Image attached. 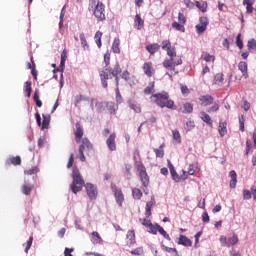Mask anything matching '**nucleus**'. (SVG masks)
<instances>
[{
  "instance_id": "29",
  "label": "nucleus",
  "mask_w": 256,
  "mask_h": 256,
  "mask_svg": "<svg viewBox=\"0 0 256 256\" xmlns=\"http://www.w3.org/2000/svg\"><path fill=\"white\" fill-rule=\"evenodd\" d=\"M223 73H218L214 76L213 83L214 85H223Z\"/></svg>"
},
{
  "instance_id": "39",
  "label": "nucleus",
  "mask_w": 256,
  "mask_h": 256,
  "mask_svg": "<svg viewBox=\"0 0 256 256\" xmlns=\"http://www.w3.org/2000/svg\"><path fill=\"white\" fill-rule=\"evenodd\" d=\"M172 27H173V29H175L176 31H182V33H185V26H183V25L180 24L179 22H173V23H172Z\"/></svg>"
},
{
  "instance_id": "50",
  "label": "nucleus",
  "mask_w": 256,
  "mask_h": 256,
  "mask_svg": "<svg viewBox=\"0 0 256 256\" xmlns=\"http://www.w3.org/2000/svg\"><path fill=\"white\" fill-rule=\"evenodd\" d=\"M167 55L170 57V59H175L177 57V52L175 51V48H168Z\"/></svg>"
},
{
  "instance_id": "25",
  "label": "nucleus",
  "mask_w": 256,
  "mask_h": 256,
  "mask_svg": "<svg viewBox=\"0 0 256 256\" xmlns=\"http://www.w3.org/2000/svg\"><path fill=\"white\" fill-rule=\"evenodd\" d=\"M200 118L204 123H207V125H213V121L211 120V116L205 112H200Z\"/></svg>"
},
{
  "instance_id": "19",
  "label": "nucleus",
  "mask_w": 256,
  "mask_h": 256,
  "mask_svg": "<svg viewBox=\"0 0 256 256\" xmlns=\"http://www.w3.org/2000/svg\"><path fill=\"white\" fill-rule=\"evenodd\" d=\"M146 49L150 55H155L159 49H161V46L157 43L155 44H150L146 46Z\"/></svg>"
},
{
  "instance_id": "43",
  "label": "nucleus",
  "mask_w": 256,
  "mask_h": 256,
  "mask_svg": "<svg viewBox=\"0 0 256 256\" xmlns=\"http://www.w3.org/2000/svg\"><path fill=\"white\" fill-rule=\"evenodd\" d=\"M127 239H129L130 244L133 245V243H135V231L133 230H129L127 232V235H126Z\"/></svg>"
},
{
  "instance_id": "23",
  "label": "nucleus",
  "mask_w": 256,
  "mask_h": 256,
  "mask_svg": "<svg viewBox=\"0 0 256 256\" xmlns=\"http://www.w3.org/2000/svg\"><path fill=\"white\" fill-rule=\"evenodd\" d=\"M80 43L84 51H89V44L87 43V38H85V33H80Z\"/></svg>"
},
{
  "instance_id": "11",
  "label": "nucleus",
  "mask_w": 256,
  "mask_h": 256,
  "mask_svg": "<svg viewBox=\"0 0 256 256\" xmlns=\"http://www.w3.org/2000/svg\"><path fill=\"white\" fill-rule=\"evenodd\" d=\"M178 245H183V247H191L193 245V242L191 239H188L185 235H180L178 238Z\"/></svg>"
},
{
  "instance_id": "60",
  "label": "nucleus",
  "mask_w": 256,
  "mask_h": 256,
  "mask_svg": "<svg viewBox=\"0 0 256 256\" xmlns=\"http://www.w3.org/2000/svg\"><path fill=\"white\" fill-rule=\"evenodd\" d=\"M143 253V248L139 247L131 251V255H141Z\"/></svg>"
},
{
  "instance_id": "44",
  "label": "nucleus",
  "mask_w": 256,
  "mask_h": 256,
  "mask_svg": "<svg viewBox=\"0 0 256 256\" xmlns=\"http://www.w3.org/2000/svg\"><path fill=\"white\" fill-rule=\"evenodd\" d=\"M173 139L174 141L179 144L181 143V134L178 132V130H173L172 131Z\"/></svg>"
},
{
  "instance_id": "40",
  "label": "nucleus",
  "mask_w": 256,
  "mask_h": 256,
  "mask_svg": "<svg viewBox=\"0 0 256 256\" xmlns=\"http://www.w3.org/2000/svg\"><path fill=\"white\" fill-rule=\"evenodd\" d=\"M115 93H116V103H117V105H121V103H123V96H121V92L119 91V87H116Z\"/></svg>"
},
{
  "instance_id": "61",
  "label": "nucleus",
  "mask_w": 256,
  "mask_h": 256,
  "mask_svg": "<svg viewBox=\"0 0 256 256\" xmlns=\"http://www.w3.org/2000/svg\"><path fill=\"white\" fill-rule=\"evenodd\" d=\"M189 175H193L194 173H197V167L195 165H190L188 168Z\"/></svg>"
},
{
  "instance_id": "58",
  "label": "nucleus",
  "mask_w": 256,
  "mask_h": 256,
  "mask_svg": "<svg viewBox=\"0 0 256 256\" xmlns=\"http://www.w3.org/2000/svg\"><path fill=\"white\" fill-rule=\"evenodd\" d=\"M64 69H65V60H61L59 68L54 69L53 73H57V71H61V73H63Z\"/></svg>"
},
{
  "instance_id": "26",
  "label": "nucleus",
  "mask_w": 256,
  "mask_h": 256,
  "mask_svg": "<svg viewBox=\"0 0 256 256\" xmlns=\"http://www.w3.org/2000/svg\"><path fill=\"white\" fill-rule=\"evenodd\" d=\"M134 21H135V26L138 30L143 29L144 22L139 14H136Z\"/></svg>"
},
{
  "instance_id": "22",
  "label": "nucleus",
  "mask_w": 256,
  "mask_h": 256,
  "mask_svg": "<svg viewBox=\"0 0 256 256\" xmlns=\"http://www.w3.org/2000/svg\"><path fill=\"white\" fill-rule=\"evenodd\" d=\"M121 44V41L119 38H115L112 43V51L113 53L119 54L121 53V49L119 48V45Z\"/></svg>"
},
{
  "instance_id": "12",
  "label": "nucleus",
  "mask_w": 256,
  "mask_h": 256,
  "mask_svg": "<svg viewBox=\"0 0 256 256\" xmlns=\"http://www.w3.org/2000/svg\"><path fill=\"white\" fill-rule=\"evenodd\" d=\"M113 191H114V195L116 197V202L121 207V205H123V201H125V198L123 196V192H121V190H119L117 188H113Z\"/></svg>"
},
{
  "instance_id": "16",
  "label": "nucleus",
  "mask_w": 256,
  "mask_h": 256,
  "mask_svg": "<svg viewBox=\"0 0 256 256\" xmlns=\"http://www.w3.org/2000/svg\"><path fill=\"white\" fill-rule=\"evenodd\" d=\"M199 101H201L202 107H207V105H211L213 103V98L211 95L201 96Z\"/></svg>"
},
{
  "instance_id": "4",
  "label": "nucleus",
  "mask_w": 256,
  "mask_h": 256,
  "mask_svg": "<svg viewBox=\"0 0 256 256\" xmlns=\"http://www.w3.org/2000/svg\"><path fill=\"white\" fill-rule=\"evenodd\" d=\"M219 241L222 247H232V245H237V243H239V237L235 234L229 238L226 236H220Z\"/></svg>"
},
{
  "instance_id": "2",
  "label": "nucleus",
  "mask_w": 256,
  "mask_h": 256,
  "mask_svg": "<svg viewBox=\"0 0 256 256\" xmlns=\"http://www.w3.org/2000/svg\"><path fill=\"white\" fill-rule=\"evenodd\" d=\"M83 185H85V180H83L81 173H79V169L73 168L72 183L70 184V189L72 193H74V195H77V193H79V191L83 189Z\"/></svg>"
},
{
  "instance_id": "49",
  "label": "nucleus",
  "mask_w": 256,
  "mask_h": 256,
  "mask_svg": "<svg viewBox=\"0 0 256 256\" xmlns=\"http://www.w3.org/2000/svg\"><path fill=\"white\" fill-rule=\"evenodd\" d=\"M161 48L164 51H167L168 49H170L171 48V41L170 40H163L162 44H161Z\"/></svg>"
},
{
  "instance_id": "5",
  "label": "nucleus",
  "mask_w": 256,
  "mask_h": 256,
  "mask_svg": "<svg viewBox=\"0 0 256 256\" xmlns=\"http://www.w3.org/2000/svg\"><path fill=\"white\" fill-rule=\"evenodd\" d=\"M94 17L98 21H105V5L103 3L98 2L94 8Z\"/></svg>"
},
{
  "instance_id": "10",
  "label": "nucleus",
  "mask_w": 256,
  "mask_h": 256,
  "mask_svg": "<svg viewBox=\"0 0 256 256\" xmlns=\"http://www.w3.org/2000/svg\"><path fill=\"white\" fill-rule=\"evenodd\" d=\"M143 71L147 77H153L155 75V69L153 68V63L146 62L143 65Z\"/></svg>"
},
{
  "instance_id": "48",
  "label": "nucleus",
  "mask_w": 256,
  "mask_h": 256,
  "mask_svg": "<svg viewBox=\"0 0 256 256\" xmlns=\"http://www.w3.org/2000/svg\"><path fill=\"white\" fill-rule=\"evenodd\" d=\"M205 31H207V27L206 26H201V24H197L196 25V33L198 35H203V33H205Z\"/></svg>"
},
{
  "instance_id": "33",
  "label": "nucleus",
  "mask_w": 256,
  "mask_h": 256,
  "mask_svg": "<svg viewBox=\"0 0 256 256\" xmlns=\"http://www.w3.org/2000/svg\"><path fill=\"white\" fill-rule=\"evenodd\" d=\"M111 75L113 77H117V75H121V66L118 64V62L114 65V68L111 69Z\"/></svg>"
},
{
  "instance_id": "27",
  "label": "nucleus",
  "mask_w": 256,
  "mask_h": 256,
  "mask_svg": "<svg viewBox=\"0 0 256 256\" xmlns=\"http://www.w3.org/2000/svg\"><path fill=\"white\" fill-rule=\"evenodd\" d=\"M155 92V82H149L148 86L144 89L145 95H151Z\"/></svg>"
},
{
  "instance_id": "42",
  "label": "nucleus",
  "mask_w": 256,
  "mask_h": 256,
  "mask_svg": "<svg viewBox=\"0 0 256 256\" xmlns=\"http://www.w3.org/2000/svg\"><path fill=\"white\" fill-rule=\"evenodd\" d=\"M33 189V186H29V184H24L22 186V193H24V195H31V190Z\"/></svg>"
},
{
  "instance_id": "53",
  "label": "nucleus",
  "mask_w": 256,
  "mask_h": 256,
  "mask_svg": "<svg viewBox=\"0 0 256 256\" xmlns=\"http://www.w3.org/2000/svg\"><path fill=\"white\" fill-rule=\"evenodd\" d=\"M154 153L156 157H159L160 159H162V157H165V152L163 151V149L154 148Z\"/></svg>"
},
{
  "instance_id": "52",
  "label": "nucleus",
  "mask_w": 256,
  "mask_h": 256,
  "mask_svg": "<svg viewBox=\"0 0 256 256\" xmlns=\"http://www.w3.org/2000/svg\"><path fill=\"white\" fill-rule=\"evenodd\" d=\"M140 223H142V225H144V227L149 228L153 223H151V220L147 219V218H140L139 219Z\"/></svg>"
},
{
  "instance_id": "56",
  "label": "nucleus",
  "mask_w": 256,
  "mask_h": 256,
  "mask_svg": "<svg viewBox=\"0 0 256 256\" xmlns=\"http://www.w3.org/2000/svg\"><path fill=\"white\" fill-rule=\"evenodd\" d=\"M31 245H33V236L29 238L26 242L25 253H29V249H31Z\"/></svg>"
},
{
  "instance_id": "28",
  "label": "nucleus",
  "mask_w": 256,
  "mask_h": 256,
  "mask_svg": "<svg viewBox=\"0 0 256 256\" xmlns=\"http://www.w3.org/2000/svg\"><path fill=\"white\" fill-rule=\"evenodd\" d=\"M182 113H193V104L187 102L182 106Z\"/></svg>"
},
{
  "instance_id": "6",
  "label": "nucleus",
  "mask_w": 256,
  "mask_h": 256,
  "mask_svg": "<svg viewBox=\"0 0 256 256\" xmlns=\"http://www.w3.org/2000/svg\"><path fill=\"white\" fill-rule=\"evenodd\" d=\"M183 64V60H181V58H178L177 60H175V58H170V59H166L163 62V67H165V69H170L171 71H175V67H177V65H182Z\"/></svg>"
},
{
  "instance_id": "45",
  "label": "nucleus",
  "mask_w": 256,
  "mask_h": 256,
  "mask_svg": "<svg viewBox=\"0 0 256 256\" xmlns=\"http://www.w3.org/2000/svg\"><path fill=\"white\" fill-rule=\"evenodd\" d=\"M247 47L249 51H256V40L255 39L249 40Z\"/></svg>"
},
{
  "instance_id": "37",
  "label": "nucleus",
  "mask_w": 256,
  "mask_h": 256,
  "mask_svg": "<svg viewBox=\"0 0 256 256\" xmlns=\"http://www.w3.org/2000/svg\"><path fill=\"white\" fill-rule=\"evenodd\" d=\"M202 58L204 59V61H206V63H213L215 61V56L209 53H204L202 55Z\"/></svg>"
},
{
  "instance_id": "17",
  "label": "nucleus",
  "mask_w": 256,
  "mask_h": 256,
  "mask_svg": "<svg viewBox=\"0 0 256 256\" xmlns=\"http://www.w3.org/2000/svg\"><path fill=\"white\" fill-rule=\"evenodd\" d=\"M76 143H81V138L83 137V128H81V124L79 122L76 123Z\"/></svg>"
},
{
  "instance_id": "34",
  "label": "nucleus",
  "mask_w": 256,
  "mask_h": 256,
  "mask_svg": "<svg viewBox=\"0 0 256 256\" xmlns=\"http://www.w3.org/2000/svg\"><path fill=\"white\" fill-rule=\"evenodd\" d=\"M42 117H43L42 129H47V127H49V122L51 121V117L45 114H43Z\"/></svg>"
},
{
  "instance_id": "35",
  "label": "nucleus",
  "mask_w": 256,
  "mask_h": 256,
  "mask_svg": "<svg viewBox=\"0 0 256 256\" xmlns=\"http://www.w3.org/2000/svg\"><path fill=\"white\" fill-rule=\"evenodd\" d=\"M132 195L134 197V199H141V197H143V192H141V190L139 188H134L132 190Z\"/></svg>"
},
{
  "instance_id": "3",
  "label": "nucleus",
  "mask_w": 256,
  "mask_h": 256,
  "mask_svg": "<svg viewBox=\"0 0 256 256\" xmlns=\"http://www.w3.org/2000/svg\"><path fill=\"white\" fill-rule=\"evenodd\" d=\"M137 157H139L138 150H136L134 154L135 167L139 172L140 181L143 187H147V185H149V175H147V169L145 168V165H143V162H141V160H137Z\"/></svg>"
},
{
  "instance_id": "14",
  "label": "nucleus",
  "mask_w": 256,
  "mask_h": 256,
  "mask_svg": "<svg viewBox=\"0 0 256 256\" xmlns=\"http://www.w3.org/2000/svg\"><path fill=\"white\" fill-rule=\"evenodd\" d=\"M238 69H239V71H241L242 77H244V79H249V73H247V63L246 62H243V61L239 62Z\"/></svg>"
},
{
  "instance_id": "36",
  "label": "nucleus",
  "mask_w": 256,
  "mask_h": 256,
  "mask_svg": "<svg viewBox=\"0 0 256 256\" xmlns=\"http://www.w3.org/2000/svg\"><path fill=\"white\" fill-rule=\"evenodd\" d=\"M243 5H246L247 13H253V2L249 0H243Z\"/></svg>"
},
{
  "instance_id": "54",
  "label": "nucleus",
  "mask_w": 256,
  "mask_h": 256,
  "mask_svg": "<svg viewBox=\"0 0 256 256\" xmlns=\"http://www.w3.org/2000/svg\"><path fill=\"white\" fill-rule=\"evenodd\" d=\"M178 21L182 25H185L187 23V18L185 17V15L183 13L180 12V13H178Z\"/></svg>"
},
{
  "instance_id": "31",
  "label": "nucleus",
  "mask_w": 256,
  "mask_h": 256,
  "mask_svg": "<svg viewBox=\"0 0 256 256\" xmlns=\"http://www.w3.org/2000/svg\"><path fill=\"white\" fill-rule=\"evenodd\" d=\"M196 7H198V9L202 11V13L207 12V2L205 1H196Z\"/></svg>"
},
{
  "instance_id": "51",
  "label": "nucleus",
  "mask_w": 256,
  "mask_h": 256,
  "mask_svg": "<svg viewBox=\"0 0 256 256\" xmlns=\"http://www.w3.org/2000/svg\"><path fill=\"white\" fill-rule=\"evenodd\" d=\"M162 248L166 251V253H175L176 256H179L176 248H170L162 244Z\"/></svg>"
},
{
  "instance_id": "46",
  "label": "nucleus",
  "mask_w": 256,
  "mask_h": 256,
  "mask_svg": "<svg viewBox=\"0 0 256 256\" xmlns=\"http://www.w3.org/2000/svg\"><path fill=\"white\" fill-rule=\"evenodd\" d=\"M148 229L149 233H151L152 235H157V232L159 231V224H152Z\"/></svg>"
},
{
  "instance_id": "59",
  "label": "nucleus",
  "mask_w": 256,
  "mask_h": 256,
  "mask_svg": "<svg viewBox=\"0 0 256 256\" xmlns=\"http://www.w3.org/2000/svg\"><path fill=\"white\" fill-rule=\"evenodd\" d=\"M39 169L37 167H33L27 171H25L26 175H35V173H38Z\"/></svg>"
},
{
  "instance_id": "55",
  "label": "nucleus",
  "mask_w": 256,
  "mask_h": 256,
  "mask_svg": "<svg viewBox=\"0 0 256 256\" xmlns=\"http://www.w3.org/2000/svg\"><path fill=\"white\" fill-rule=\"evenodd\" d=\"M239 124H240V131H242V133L245 131V117L243 115H241V117L239 118Z\"/></svg>"
},
{
  "instance_id": "8",
  "label": "nucleus",
  "mask_w": 256,
  "mask_h": 256,
  "mask_svg": "<svg viewBox=\"0 0 256 256\" xmlns=\"http://www.w3.org/2000/svg\"><path fill=\"white\" fill-rule=\"evenodd\" d=\"M115 139H117V134L112 133L106 140V145L109 151H117V144L115 143Z\"/></svg>"
},
{
  "instance_id": "32",
  "label": "nucleus",
  "mask_w": 256,
  "mask_h": 256,
  "mask_svg": "<svg viewBox=\"0 0 256 256\" xmlns=\"http://www.w3.org/2000/svg\"><path fill=\"white\" fill-rule=\"evenodd\" d=\"M31 91H33V89L31 88V81L25 82L24 93H26V97H31Z\"/></svg>"
},
{
  "instance_id": "41",
  "label": "nucleus",
  "mask_w": 256,
  "mask_h": 256,
  "mask_svg": "<svg viewBox=\"0 0 256 256\" xmlns=\"http://www.w3.org/2000/svg\"><path fill=\"white\" fill-rule=\"evenodd\" d=\"M170 175L172 176L173 181L176 183H179L181 181V178L179 177V174H177V171H175V168H172L170 170Z\"/></svg>"
},
{
  "instance_id": "13",
  "label": "nucleus",
  "mask_w": 256,
  "mask_h": 256,
  "mask_svg": "<svg viewBox=\"0 0 256 256\" xmlns=\"http://www.w3.org/2000/svg\"><path fill=\"white\" fill-rule=\"evenodd\" d=\"M91 242L93 245H103V238H101L99 232H92Z\"/></svg>"
},
{
  "instance_id": "20",
  "label": "nucleus",
  "mask_w": 256,
  "mask_h": 256,
  "mask_svg": "<svg viewBox=\"0 0 256 256\" xmlns=\"http://www.w3.org/2000/svg\"><path fill=\"white\" fill-rule=\"evenodd\" d=\"M128 106L134 111V113H141V105L133 100L128 101Z\"/></svg>"
},
{
  "instance_id": "1",
  "label": "nucleus",
  "mask_w": 256,
  "mask_h": 256,
  "mask_svg": "<svg viewBox=\"0 0 256 256\" xmlns=\"http://www.w3.org/2000/svg\"><path fill=\"white\" fill-rule=\"evenodd\" d=\"M150 99L152 103H155L156 105H158V107H161L162 109L163 107L173 110L177 109V107L175 106V102L169 99V93L167 92L153 94Z\"/></svg>"
},
{
  "instance_id": "57",
  "label": "nucleus",
  "mask_w": 256,
  "mask_h": 256,
  "mask_svg": "<svg viewBox=\"0 0 256 256\" xmlns=\"http://www.w3.org/2000/svg\"><path fill=\"white\" fill-rule=\"evenodd\" d=\"M12 165H21V157L16 156L10 159Z\"/></svg>"
},
{
  "instance_id": "30",
  "label": "nucleus",
  "mask_w": 256,
  "mask_h": 256,
  "mask_svg": "<svg viewBox=\"0 0 256 256\" xmlns=\"http://www.w3.org/2000/svg\"><path fill=\"white\" fill-rule=\"evenodd\" d=\"M101 37H103V33H102L101 31H97V32L95 33L94 39H95V43H96V45H97V47H98L99 49H101V45H102V43H101Z\"/></svg>"
},
{
  "instance_id": "64",
  "label": "nucleus",
  "mask_w": 256,
  "mask_h": 256,
  "mask_svg": "<svg viewBox=\"0 0 256 256\" xmlns=\"http://www.w3.org/2000/svg\"><path fill=\"white\" fill-rule=\"evenodd\" d=\"M251 193L254 197V201H256V181L254 182L253 186L251 187Z\"/></svg>"
},
{
  "instance_id": "62",
  "label": "nucleus",
  "mask_w": 256,
  "mask_h": 256,
  "mask_svg": "<svg viewBox=\"0 0 256 256\" xmlns=\"http://www.w3.org/2000/svg\"><path fill=\"white\" fill-rule=\"evenodd\" d=\"M243 199H245V200L251 199V191H249V190H244V191H243Z\"/></svg>"
},
{
  "instance_id": "7",
  "label": "nucleus",
  "mask_w": 256,
  "mask_h": 256,
  "mask_svg": "<svg viewBox=\"0 0 256 256\" xmlns=\"http://www.w3.org/2000/svg\"><path fill=\"white\" fill-rule=\"evenodd\" d=\"M99 75H100L102 87H104V89H107V86H108L107 80L109 79V75H111V68L105 66V68L99 72Z\"/></svg>"
},
{
  "instance_id": "18",
  "label": "nucleus",
  "mask_w": 256,
  "mask_h": 256,
  "mask_svg": "<svg viewBox=\"0 0 256 256\" xmlns=\"http://www.w3.org/2000/svg\"><path fill=\"white\" fill-rule=\"evenodd\" d=\"M79 149H82V151H85V149H87L88 151H91V149H93V144H91L89 139L83 138L82 144L80 145Z\"/></svg>"
},
{
  "instance_id": "15",
  "label": "nucleus",
  "mask_w": 256,
  "mask_h": 256,
  "mask_svg": "<svg viewBox=\"0 0 256 256\" xmlns=\"http://www.w3.org/2000/svg\"><path fill=\"white\" fill-rule=\"evenodd\" d=\"M229 177L231 179L230 187L231 189H235L237 187V172H235V170H231L229 172Z\"/></svg>"
},
{
  "instance_id": "47",
  "label": "nucleus",
  "mask_w": 256,
  "mask_h": 256,
  "mask_svg": "<svg viewBox=\"0 0 256 256\" xmlns=\"http://www.w3.org/2000/svg\"><path fill=\"white\" fill-rule=\"evenodd\" d=\"M198 25H201L203 27H207L209 25V18H207L205 16L200 17Z\"/></svg>"
},
{
  "instance_id": "63",
  "label": "nucleus",
  "mask_w": 256,
  "mask_h": 256,
  "mask_svg": "<svg viewBox=\"0 0 256 256\" xmlns=\"http://www.w3.org/2000/svg\"><path fill=\"white\" fill-rule=\"evenodd\" d=\"M73 251H74L73 248H65V250H64V256H73V255H72Z\"/></svg>"
},
{
  "instance_id": "38",
  "label": "nucleus",
  "mask_w": 256,
  "mask_h": 256,
  "mask_svg": "<svg viewBox=\"0 0 256 256\" xmlns=\"http://www.w3.org/2000/svg\"><path fill=\"white\" fill-rule=\"evenodd\" d=\"M158 233H160V235H162L164 237V239H167V241H171V237L169 236L167 231H165V229H163V227L158 226Z\"/></svg>"
},
{
  "instance_id": "24",
  "label": "nucleus",
  "mask_w": 256,
  "mask_h": 256,
  "mask_svg": "<svg viewBox=\"0 0 256 256\" xmlns=\"http://www.w3.org/2000/svg\"><path fill=\"white\" fill-rule=\"evenodd\" d=\"M106 107L110 113L115 114L117 112V109H119V104H115L114 102H108L106 103Z\"/></svg>"
},
{
  "instance_id": "21",
  "label": "nucleus",
  "mask_w": 256,
  "mask_h": 256,
  "mask_svg": "<svg viewBox=\"0 0 256 256\" xmlns=\"http://www.w3.org/2000/svg\"><path fill=\"white\" fill-rule=\"evenodd\" d=\"M218 131H219L220 137H225L227 135V123L220 122Z\"/></svg>"
},
{
  "instance_id": "9",
  "label": "nucleus",
  "mask_w": 256,
  "mask_h": 256,
  "mask_svg": "<svg viewBox=\"0 0 256 256\" xmlns=\"http://www.w3.org/2000/svg\"><path fill=\"white\" fill-rule=\"evenodd\" d=\"M85 187L89 199H97V187L91 183H87Z\"/></svg>"
}]
</instances>
